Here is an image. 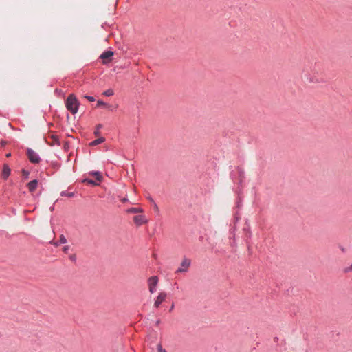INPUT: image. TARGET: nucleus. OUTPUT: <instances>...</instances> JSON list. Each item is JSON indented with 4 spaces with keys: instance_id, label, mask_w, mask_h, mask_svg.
I'll list each match as a JSON object with an SVG mask.
<instances>
[{
    "instance_id": "1",
    "label": "nucleus",
    "mask_w": 352,
    "mask_h": 352,
    "mask_svg": "<svg viewBox=\"0 0 352 352\" xmlns=\"http://www.w3.org/2000/svg\"><path fill=\"white\" fill-rule=\"evenodd\" d=\"M80 102L74 94H70L65 100V107L72 114H76L79 109Z\"/></svg>"
},
{
    "instance_id": "2",
    "label": "nucleus",
    "mask_w": 352,
    "mask_h": 352,
    "mask_svg": "<svg viewBox=\"0 0 352 352\" xmlns=\"http://www.w3.org/2000/svg\"><path fill=\"white\" fill-rule=\"evenodd\" d=\"M26 154L31 163L37 164L41 162V159L40 156L33 149L28 148L26 150Z\"/></svg>"
},
{
    "instance_id": "3",
    "label": "nucleus",
    "mask_w": 352,
    "mask_h": 352,
    "mask_svg": "<svg viewBox=\"0 0 352 352\" xmlns=\"http://www.w3.org/2000/svg\"><path fill=\"white\" fill-rule=\"evenodd\" d=\"M113 54V52L111 50H106L102 52L100 56V58L102 60V64L107 65L111 63Z\"/></svg>"
},
{
    "instance_id": "4",
    "label": "nucleus",
    "mask_w": 352,
    "mask_h": 352,
    "mask_svg": "<svg viewBox=\"0 0 352 352\" xmlns=\"http://www.w3.org/2000/svg\"><path fill=\"white\" fill-rule=\"evenodd\" d=\"M190 265L191 260L186 257L184 258L181 263L180 267L176 270L175 273L178 274L188 272Z\"/></svg>"
},
{
    "instance_id": "5",
    "label": "nucleus",
    "mask_w": 352,
    "mask_h": 352,
    "mask_svg": "<svg viewBox=\"0 0 352 352\" xmlns=\"http://www.w3.org/2000/svg\"><path fill=\"white\" fill-rule=\"evenodd\" d=\"M159 278L157 276H151L148 279L149 292L153 294L156 291V286L158 283Z\"/></svg>"
},
{
    "instance_id": "6",
    "label": "nucleus",
    "mask_w": 352,
    "mask_h": 352,
    "mask_svg": "<svg viewBox=\"0 0 352 352\" xmlns=\"http://www.w3.org/2000/svg\"><path fill=\"white\" fill-rule=\"evenodd\" d=\"M166 296H167V294L166 292H160L155 300L154 307L156 308H158L160 307V305L162 304V302L165 300Z\"/></svg>"
},
{
    "instance_id": "7",
    "label": "nucleus",
    "mask_w": 352,
    "mask_h": 352,
    "mask_svg": "<svg viewBox=\"0 0 352 352\" xmlns=\"http://www.w3.org/2000/svg\"><path fill=\"white\" fill-rule=\"evenodd\" d=\"M133 221L136 226H140L146 223L148 220L144 215L139 214L133 217Z\"/></svg>"
},
{
    "instance_id": "8",
    "label": "nucleus",
    "mask_w": 352,
    "mask_h": 352,
    "mask_svg": "<svg viewBox=\"0 0 352 352\" xmlns=\"http://www.w3.org/2000/svg\"><path fill=\"white\" fill-rule=\"evenodd\" d=\"M11 173V169L8 164H3V169L1 172V177L3 179L6 180Z\"/></svg>"
},
{
    "instance_id": "9",
    "label": "nucleus",
    "mask_w": 352,
    "mask_h": 352,
    "mask_svg": "<svg viewBox=\"0 0 352 352\" xmlns=\"http://www.w3.org/2000/svg\"><path fill=\"white\" fill-rule=\"evenodd\" d=\"M38 179H35L32 181H30L28 184L27 187L28 188V190L30 192H34L36 188L38 187Z\"/></svg>"
},
{
    "instance_id": "10",
    "label": "nucleus",
    "mask_w": 352,
    "mask_h": 352,
    "mask_svg": "<svg viewBox=\"0 0 352 352\" xmlns=\"http://www.w3.org/2000/svg\"><path fill=\"white\" fill-rule=\"evenodd\" d=\"M235 231H236V227L233 226L230 229V236H229L230 239L232 240V241H230V245L231 247H233V248L236 247V240H235Z\"/></svg>"
},
{
    "instance_id": "11",
    "label": "nucleus",
    "mask_w": 352,
    "mask_h": 352,
    "mask_svg": "<svg viewBox=\"0 0 352 352\" xmlns=\"http://www.w3.org/2000/svg\"><path fill=\"white\" fill-rule=\"evenodd\" d=\"M50 138L53 140V142H52V143L47 142L48 145H50L51 146H54V145H57L58 146H60V144H61L58 135L52 134V135H50Z\"/></svg>"
},
{
    "instance_id": "12",
    "label": "nucleus",
    "mask_w": 352,
    "mask_h": 352,
    "mask_svg": "<svg viewBox=\"0 0 352 352\" xmlns=\"http://www.w3.org/2000/svg\"><path fill=\"white\" fill-rule=\"evenodd\" d=\"M236 169L239 174V184H241L243 183V180L245 179V171L240 166H237Z\"/></svg>"
},
{
    "instance_id": "13",
    "label": "nucleus",
    "mask_w": 352,
    "mask_h": 352,
    "mask_svg": "<svg viewBox=\"0 0 352 352\" xmlns=\"http://www.w3.org/2000/svg\"><path fill=\"white\" fill-rule=\"evenodd\" d=\"M67 243V239L66 237L63 235V234H61L60 236V239L58 241H52L51 243H52L55 247H58L59 245H60L61 244H65Z\"/></svg>"
},
{
    "instance_id": "14",
    "label": "nucleus",
    "mask_w": 352,
    "mask_h": 352,
    "mask_svg": "<svg viewBox=\"0 0 352 352\" xmlns=\"http://www.w3.org/2000/svg\"><path fill=\"white\" fill-rule=\"evenodd\" d=\"M89 175L94 176L96 177V181H97L98 182H100L103 179L101 173L98 170L91 171V172H89Z\"/></svg>"
},
{
    "instance_id": "15",
    "label": "nucleus",
    "mask_w": 352,
    "mask_h": 352,
    "mask_svg": "<svg viewBox=\"0 0 352 352\" xmlns=\"http://www.w3.org/2000/svg\"><path fill=\"white\" fill-rule=\"evenodd\" d=\"M142 208L131 207L127 209L126 212L131 214L142 213L143 212Z\"/></svg>"
},
{
    "instance_id": "16",
    "label": "nucleus",
    "mask_w": 352,
    "mask_h": 352,
    "mask_svg": "<svg viewBox=\"0 0 352 352\" xmlns=\"http://www.w3.org/2000/svg\"><path fill=\"white\" fill-rule=\"evenodd\" d=\"M105 141V138L103 137H100L89 143L90 146H96Z\"/></svg>"
},
{
    "instance_id": "17",
    "label": "nucleus",
    "mask_w": 352,
    "mask_h": 352,
    "mask_svg": "<svg viewBox=\"0 0 352 352\" xmlns=\"http://www.w3.org/2000/svg\"><path fill=\"white\" fill-rule=\"evenodd\" d=\"M82 183L89 184H91L92 186H98L99 185L98 182L93 180V179H89V178H85V179H83L82 180Z\"/></svg>"
},
{
    "instance_id": "18",
    "label": "nucleus",
    "mask_w": 352,
    "mask_h": 352,
    "mask_svg": "<svg viewBox=\"0 0 352 352\" xmlns=\"http://www.w3.org/2000/svg\"><path fill=\"white\" fill-rule=\"evenodd\" d=\"M60 195L62 197H73L75 196V192H68L67 191L64 190L60 192Z\"/></svg>"
},
{
    "instance_id": "19",
    "label": "nucleus",
    "mask_w": 352,
    "mask_h": 352,
    "mask_svg": "<svg viewBox=\"0 0 352 352\" xmlns=\"http://www.w3.org/2000/svg\"><path fill=\"white\" fill-rule=\"evenodd\" d=\"M102 94L105 96L109 97L114 94V91L112 89H109L104 91Z\"/></svg>"
},
{
    "instance_id": "20",
    "label": "nucleus",
    "mask_w": 352,
    "mask_h": 352,
    "mask_svg": "<svg viewBox=\"0 0 352 352\" xmlns=\"http://www.w3.org/2000/svg\"><path fill=\"white\" fill-rule=\"evenodd\" d=\"M21 173H22V176L24 179H28L29 178V175L30 173L29 170H27L25 169H22Z\"/></svg>"
},
{
    "instance_id": "21",
    "label": "nucleus",
    "mask_w": 352,
    "mask_h": 352,
    "mask_svg": "<svg viewBox=\"0 0 352 352\" xmlns=\"http://www.w3.org/2000/svg\"><path fill=\"white\" fill-rule=\"evenodd\" d=\"M100 106H103V107H111L110 105H109L108 104L105 103L102 100H98L97 101V107H100Z\"/></svg>"
},
{
    "instance_id": "22",
    "label": "nucleus",
    "mask_w": 352,
    "mask_h": 352,
    "mask_svg": "<svg viewBox=\"0 0 352 352\" xmlns=\"http://www.w3.org/2000/svg\"><path fill=\"white\" fill-rule=\"evenodd\" d=\"M102 127V125L101 124H98L97 126H96V129L94 131V135L95 136H99L100 133V129Z\"/></svg>"
},
{
    "instance_id": "23",
    "label": "nucleus",
    "mask_w": 352,
    "mask_h": 352,
    "mask_svg": "<svg viewBox=\"0 0 352 352\" xmlns=\"http://www.w3.org/2000/svg\"><path fill=\"white\" fill-rule=\"evenodd\" d=\"M351 271H352V264L350 266L344 268V270H343V272L344 273H349Z\"/></svg>"
},
{
    "instance_id": "24",
    "label": "nucleus",
    "mask_w": 352,
    "mask_h": 352,
    "mask_svg": "<svg viewBox=\"0 0 352 352\" xmlns=\"http://www.w3.org/2000/svg\"><path fill=\"white\" fill-rule=\"evenodd\" d=\"M157 349L158 352H166V351L162 348V346L160 344L157 346Z\"/></svg>"
},
{
    "instance_id": "25",
    "label": "nucleus",
    "mask_w": 352,
    "mask_h": 352,
    "mask_svg": "<svg viewBox=\"0 0 352 352\" xmlns=\"http://www.w3.org/2000/svg\"><path fill=\"white\" fill-rule=\"evenodd\" d=\"M85 98H87L90 102L95 101V98L94 96L87 95L85 96Z\"/></svg>"
},
{
    "instance_id": "26",
    "label": "nucleus",
    "mask_w": 352,
    "mask_h": 352,
    "mask_svg": "<svg viewBox=\"0 0 352 352\" xmlns=\"http://www.w3.org/2000/svg\"><path fill=\"white\" fill-rule=\"evenodd\" d=\"M69 258L73 262H76V255L75 254L69 255Z\"/></svg>"
},
{
    "instance_id": "27",
    "label": "nucleus",
    "mask_w": 352,
    "mask_h": 352,
    "mask_svg": "<svg viewBox=\"0 0 352 352\" xmlns=\"http://www.w3.org/2000/svg\"><path fill=\"white\" fill-rule=\"evenodd\" d=\"M153 209H154V210H155L156 212L159 213L160 210H159V207H158V206L157 205V204H156V203H154V204H153Z\"/></svg>"
},
{
    "instance_id": "28",
    "label": "nucleus",
    "mask_w": 352,
    "mask_h": 352,
    "mask_svg": "<svg viewBox=\"0 0 352 352\" xmlns=\"http://www.w3.org/2000/svg\"><path fill=\"white\" fill-rule=\"evenodd\" d=\"M7 144H8V142H7V141H6V140H1V141L0 142V146H1V147H4V146H6L7 145Z\"/></svg>"
},
{
    "instance_id": "29",
    "label": "nucleus",
    "mask_w": 352,
    "mask_h": 352,
    "mask_svg": "<svg viewBox=\"0 0 352 352\" xmlns=\"http://www.w3.org/2000/svg\"><path fill=\"white\" fill-rule=\"evenodd\" d=\"M69 250V245H65L63 247V251L65 252V253H67L68 251Z\"/></svg>"
},
{
    "instance_id": "30",
    "label": "nucleus",
    "mask_w": 352,
    "mask_h": 352,
    "mask_svg": "<svg viewBox=\"0 0 352 352\" xmlns=\"http://www.w3.org/2000/svg\"><path fill=\"white\" fill-rule=\"evenodd\" d=\"M147 199H148V200H149V201H150L152 204H153L154 203H155V201H154V199H153L151 197H150V196H149V197H147Z\"/></svg>"
},
{
    "instance_id": "31",
    "label": "nucleus",
    "mask_w": 352,
    "mask_h": 352,
    "mask_svg": "<svg viewBox=\"0 0 352 352\" xmlns=\"http://www.w3.org/2000/svg\"><path fill=\"white\" fill-rule=\"evenodd\" d=\"M339 248L342 252H346V249L343 246L340 245Z\"/></svg>"
},
{
    "instance_id": "32",
    "label": "nucleus",
    "mask_w": 352,
    "mask_h": 352,
    "mask_svg": "<svg viewBox=\"0 0 352 352\" xmlns=\"http://www.w3.org/2000/svg\"><path fill=\"white\" fill-rule=\"evenodd\" d=\"M248 250L249 254H252V250L250 245H248Z\"/></svg>"
},
{
    "instance_id": "33",
    "label": "nucleus",
    "mask_w": 352,
    "mask_h": 352,
    "mask_svg": "<svg viewBox=\"0 0 352 352\" xmlns=\"http://www.w3.org/2000/svg\"><path fill=\"white\" fill-rule=\"evenodd\" d=\"M160 322H161L160 319H158V320L156 321L155 324H156L157 326H158V325L160 324Z\"/></svg>"
},
{
    "instance_id": "34",
    "label": "nucleus",
    "mask_w": 352,
    "mask_h": 352,
    "mask_svg": "<svg viewBox=\"0 0 352 352\" xmlns=\"http://www.w3.org/2000/svg\"><path fill=\"white\" fill-rule=\"evenodd\" d=\"M68 146H68V142H66L65 143V145H64V148H65V149H67V148Z\"/></svg>"
},
{
    "instance_id": "35",
    "label": "nucleus",
    "mask_w": 352,
    "mask_h": 352,
    "mask_svg": "<svg viewBox=\"0 0 352 352\" xmlns=\"http://www.w3.org/2000/svg\"><path fill=\"white\" fill-rule=\"evenodd\" d=\"M174 308V304L173 303L170 308V311H171Z\"/></svg>"
},
{
    "instance_id": "36",
    "label": "nucleus",
    "mask_w": 352,
    "mask_h": 352,
    "mask_svg": "<svg viewBox=\"0 0 352 352\" xmlns=\"http://www.w3.org/2000/svg\"><path fill=\"white\" fill-rule=\"evenodd\" d=\"M6 157H10L11 156V153L6 154Z\"/></svg>"
},
{
    "instance_id": "37",
    "label": "nucleus",
    "mask_w": 352,
    "mask_h": 352,
    "mask_svg": "<svg viewBox=\"0 0 352 352\" xmlns=\"http://www.w3.org/2000/svg\"><path fill=\"white\" fill-rule=\"evenodd\" d=\"M128 201L127 198H124V199H122V202H126V201Z\"/></svg>"
},
{
    "instance_id": "38",
    "label": "nucleus",
    "mask_w": 352,
    "mask_h": 352,
    "mask_svg": "<svg viewBox=\"0 0 352 352\" xmlns=\"http://www.w3.org/2000/svg\"><path fill=\"white\" fill-rule=\"evenodd\" d=\"M234 218H235L236 221H239V218L236 215H235Z\"/></svg>"
},
{
    "instance_id": "39",
    "label": "nucleus",
    "mask_w": 352,
    "mask_h": 352,
    "mask_svg": "<svg viewBox=\"0 0 352 352\" xmlns=\"http://www.w3.org/2000/svg\"><path fill=\"white\" fill-rule=\"evenodd\" d=\"M107 25V23H104V24H102V27L104 28V25Z\"/></svg>"
},
{
    "instance_id": "40",
    "label": "nucleus",
    "mask_w": 352,
    "mask_h": 352,
    "mask_svg": "<svg viewBox=\"0 0 352 352\" xmlns=\"http://www.w3.org/2000/svg\"><path fill=\"white\" fill-rule=\"evenodd\" d=\"M239 206H240V204H239V202H238L237 203V207H239Z\"/></svg>"
}]
</instances>
